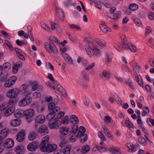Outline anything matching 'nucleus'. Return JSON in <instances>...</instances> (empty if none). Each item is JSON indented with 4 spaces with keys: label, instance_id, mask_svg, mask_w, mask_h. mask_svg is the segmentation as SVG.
Returning a JSON list of instances; mask_svg holds the SVG:
<instances>
[{
    "label": "nucleus",
    "instance_id": "9",
    "mask_svg": "<svg viewBox=\"0 0 154 154\" xmlns=\"http://www.w3.org/2000/svg\"><path fill=\"white\" fill-rule=\"evenodd\" d=\"M14 143V141L13 140L8 138L5 140L4 146L6 148H10L13 146Z\"/></svg>",
    "mask_w": 154,
    "mask_h": 154
},
{
    "label": "nucleus",
    "instance_id": "15",
    "mask_svg": "<svg viewBox=\"0 0 154 154\" xmlns=\"http://www.w3.org/2000/svg\"><path fill=\"white\" fill-rule=\"evenodd\" d=\"M47 148V152L49 153L54 151L57 148V146L55 144H48Z\"/></svg>",
    "mask_w": 154,
    "mask_h": 154
},
{
    "label": "nucleus",
    "instance_id": "14",
    "mask_svg": "<svg viewBox=\"0 0 154 154\" xmlns=\"http://www.w3.org/2000/svg\"><path fill=\"white\" fill-rule=\"evenodd\" d=\"M15 107L12 106L8 108L5 112V115L6 116H8L11 115L15 110Z\"/></svg>",
    "mask_w": 154,
    "mask_h": 154
},
{
    "label": "nucleus",
    "instance_id": "24",
    "mask_svg": "<svg viewBox=\"0 0 154 154\" xmlns=\"http://www.w3.org/2000/svg\"><path fill=\"white\" fill-rule=\"evenodd\" d=\"M102 75L101 74L100 76L102 78L104 77L106 80H109L110 78V73L106 70H103L102 73Z\"/></svg>",
    "mask_w": 154,
    "mask_h": 154
},
{
    "label": "nucleus",
    "instance_id": "39",
    "mask_svg": "<svg viewBox=\"0 0 154 154\" xmlns=\"http://www.w3.org/2000/svg\"><path fill=\"white\" fill-rule=\"evenodd\" d=\"M23 111L22 110H20L17 112H15L14 113V116L16 118H19L22 116H23Z\"/></svg>",
    "mask_w": 154,
    "mask_h": 154
},
{
    "label": "nucleus",
    "instance_id": "59",
    "mask_svg": "<svg viewBox=\"0 0 154 154\" xmlns=\"http://www.w3.org/2000/svg\"><path fill=\"white\" fill-rule=\"evenodd\" d=\"M111 119V118L109 116H105L103 119L104 122L107 123L110 122Z\"/></svg>",
    "mask_w": 154,
    "mask_h": 154
},
{
    "label": "nucleus",
    "instance_id": "31",
    "mask_svg": "<svg viewBox=\"0 0 154 154\" xmlns=\"http://www.w3.org/2000/svg\"><path fill=\"white\" fill-rule=\"evenodd\" d=\"M55 113L54 112H51L49 113L47 116L46 118L49 121L51 120L54 117Z\"/></svg>",
    "mask_w": 154,
    "mask_h": 154
},
{
    "label": "nucleus",
    "instance_id": "45",
    "mask_svg": "<svg viewBox=\"0 0 154 154\" xmlns=\"http://www.w3.org/2000/svg\"><path fill=\"white\" fill-rule=\"evenodd\" d=\"M49 135H46L45 137H43L42 139V143H48L49 144V143H48V140L49 139Z\"/></svg>",
    "mask_w": 154,
    "mask_h": 154
},
{
    "label": "nucleus",
    "instance_id": "44",
    "mask_svg": "<svg viewBox=\"0 0 154 154\" xmlns=\"http://www.w3.org/2000/svg\"><path fill=\"white\" fill-rule=\"evenodd\" d=\"M0 81L2 82H4L7 79V74L6 73L3 72L0 75Z\"/></svg>",
    "mask_w": 154,
    "mask_h": 154
},
{
    "label": "nucleus",
    "instance_id": "40",
    "mask_svg": "<svg viewBox=\"0 0 154 154\" xmlns=\"http://www.w3.org/2000/svg\"><path fill=\"white\" fill-rule=\"evenodd\" d=\"M2 67L5 70L8 71L11 68V65L9 63L6 62L3 64Z\"/></svg>",
    "mask_w": 154,
    "mask_h": 154
},
{
    "label": "nucleus",
    "instance_id": "2",
    "mask_svg": "<svg viewBox=\"0 0 154 154\" xmlns=\"http://www.w3.org/2000/svg\"><path fill=\"white\" fill-rule=\"evenodd\" d=\"M23 116L27 121L31 122L34 114V111L32 109H29L23 111Z\"/></svg>",
    "mask_w": 154,
    "mask_h": 154
},
{
    "label": "nucleus",
    "instance_id": "50",
    "mask_svg": "<svg viewBox=\"0 0 154 154\" xmlns=\"http://www.w3.org/2000/svg\"><path fill=\"white\" fill-rule=\"evenodd\" d=\"M98 134L99 137L103 141H105L106 140V139L103 134L101 132L99 131L98 132Z\"/></svg>",
    "mask_w": 154,
    "mask_h": 154
},
{
    "label": "nucleus",
    "instance_id": "29",
    "mask_svg": "<svg viewBox=\"0 0 154 154\" xmlns=\"http://www.w3.org/2000/svg\"><path fill=\"white\" fill-rule=\"evenodd\" d=\"M132 67L133 69L135 71V72H136V71H139L140 70V66L137 62H134L132 64Z\"/></svg>",
    "mask_w": 154,
    "mask_h": 154
},
{
    "label": "nucleus",
    "instance_id": "52",
    "mask_svg": "<svg viewBox=\"0 0 154 154\" xmlns=\"http://www.w3.org/2000/svg\"><path fill=\"white\" fill-rule=\"evenodd\" d=\"M135 24L138 26H141L142 24L140 20L138 18H136L133 20Z\"/></svg>",
    "mask_w": 154,
    "mask_h": 154
},
{
    "label": "nucleus",
    "instance_id": "53",
    "mask_svg": "<svg viewBox=\"0 0 154 154\" xmlns=\"http://www.w3.org/2000/svg\"><path fill=\"white\" fill-rule=\"evenodd\" d=\"M87 136L86 134H84V136L80 138V142L84 143L87 139Z\"/></svg>",
    "mask_w": 154,
    "mask_h": 154
},
{
    "label": "nucleus",
    "instance_id": "46",
    "mask_svg": "<svg viewBox=\"0 0 154 154\" xmlns=\"http://www.w3.org/2000/svg\"><path fill=\"white\" fill-rule=\"evenodd\" d=\"M13 85L11 82L10 81L9 79L4 84L6 88H9Z\"/></svg>",
    "mask_w": 154,
    "mask_h": 154
},
{
    "label": "nucleus",
    "instance_id": "11",
    "mask_svg": "<svg viewBox=\"0 0 154 154\" xmlns=\"http://www.w3.org/2000/svg\"><path fill=\"white\" fill-rule=\"evenodd\" d=\"M8 132L6 129H3L0 132V144L2 143V140L7 136Z\"/></svg>",
    "mask_w": 154,
    "mask_h": 154
},
{
    "label": "nucleus",
    "instance_id": "25",
    "mask_svg": "<svg viewBox=\"0 0 154 154\" xmlns=\"http://www.w3.org/2000/svg\"><path fill=\"white\" fill-rule=\"evenodd\" d=\"M126 146H127L128 148L132 150V152H134L137 150L136 148L138 147L139 148L140 146H135L134 147V145L132 143H127L126 144Z\"/></svg>",
    "mask_w": 154,
    "mask_h": 154
},
{
    "label": "nucleus",
    "instance_id": "47",
    "mask_svg": "<svg viewBox=\"0 0 154 154\" xmlns=\"http://www.w3.org/2000/svg\"><path fill=\"white\" fill-rule=\"evenodd\" d=\"M128 49H129L132 52H135L137 51L136 47L130 44L129 45Z\"/></svg>",
    "mask_w": 154,
    "mask_h": 154
},
{
    "label": "nucleus",
    "instance_id": "48",
    "mask_svg": "<svg viewBox=\"0 0 154 154\" xmlns=\"http://www.w3.org/2000/svg\"><path fill=\"white\" fill-rule=\"evenodd\" d=\"M70 118L73 120L75 123V124L78 123L79 122V120L78 118L75 115H72L70 116Z\"/></svg>",
    "mask_w": 154,
    "mask_h": 154
},
{
    "label": "nucleus",
    "instance_id": "36",
    "mask_svg": "<svg viewBox=\"0 0 154 154\" xmlns=\"http://www.w3.org/2000/svg\"><path fill=\"white\" fill-rule=\"evenodd\" d=\"M139 143L143 146H145L146 145V142L145 139L142 137H140L138 139Z\"/></svg>",
    "mask_w": 154,
    "mask_h": 154
},
{
    "label": "nucleus",
    "instance_id": "41",
    "mask_svg": "<svg viewBox=\"0 0 154 154\" xmlns=\"http://www.w3.org/2000/svg\"><path fill=\"white\" fill-rule=\"evenodd\" d=\"M55 106V103H54L51 102L48 104V109L49 111L52 112Z\"/></svg>",
    "mask_w": 154,
    "mask_h": 154
},
{
    "label": "nucleus",
    "instance_id": "32",
    "mask_svg": "<svg viewBox=\"0 0 154 154\" xmlns=\"http://www.w3.org/2000/svg\"><path fill=\"white\" fill-rule=\"evenodd\" d=\"M90 150L89 146L88 145H86L83 146L81 149V152L83 153H86Z\"/></svg>",
    "mask_w": 154,
    "mask_h": 154
},
{
    "label": "nucleus",
    "instance_id": "10",
    "mask_svg": "<svg viewBox=\"0 0 154 154\" xmlns=\"http://www.w3.org/2000/svg\"><path fill=\"white\" fill-rule=\"evenodd\" d=\"M45 121V117L42 115H39L37 116L35 119V121L36 123L42 124Z\"/></svg>",
    "mask_w": 154,
    "mask_h": 154
},
{
    "label": "nucleus",
    "instance_id": "51",
    "mask_svg": "<svg viewBox=\"0 0 154 154\" xmlns=\"http://www.w3.org/2000/svg\"><path fill=\"white\" fill-rule=\"evenodd\" d=\"M50 40L52 42L56 43L57 44H58L59 42L57 40V38L54 36H50L49 38Z\"/></svg>",
    "mask_w": 154,
    "mask_h": 154
},
{
    "label": "nucleus",
    "instance_id": "22",
    "mask_svg": "<svg viewBox=\"0 0 154 154\" xmlns=\"http://www.w3.org/2000/svg\"><path fill=\"white\" fill-rule=\"evenodd\" d=\"M78 129V127L76 125H74L72 127V131H70L69 134V137L74 136L76 134Z\"/></svg>",
    "mask_w": 154,
    "mask_h": 154
},
{
    "label": "nucleus",
    "instance_id": "3",
    "mask_svg": "<svg viewBox=\"0 0 154 154\" xmlns=\"http://www.w3.org/2000/svg\"><path fill=\"white\" fill-rule=\"evenodd\" d=\"M32 100V97L28 95L23 98L19 101L18 105L21 107L26 106L29 104L31 102Z\"/></svg>",
    "mask_w": 154,
    "mask_h": 154
},
{
    "label": "nucleus",
    "instance_id": "55",
    "mask_svg": "<svg viewBox=\"0 0 154 154\" xmlns=\"http://www.w3.org/2000/svg\"><path fill=\"white\" fill-rule=\"evenodd\" d=\"M17 101V100L16 98H11L8 101V104L9 105H13Z\"/></svg>",
    "mask_w": 154,
    "mask_h": 154
},
{
    "label": "nucleus",
    "instance_id": "8",
    "mask_svg": "<svg viewBox=\"0 0 154 154\" xmlns=\"http://www.w3.org/2000/svg\"><path fill=\"white\" fill-rule=\"evenodd\" d=\"M121 15V12L118 11L112 14H109L108 17L109 18L115 20H117L119 18Z\"/></svg>",
    "mask_w": 154,
    "mask_h": 154
},
{
    "label": "nucleus",
    "instance_id": "7",
    "mask_svg": "<svg viewBox=\"0 0 154 154\" xmlns=\"http://www.w3.org/2000/svg\"><path fill=\"white\" fill-rule=\"evenodd\" d=\"M61 122L60 120H57L54 122H51L48 124L50 128L51 129H58L61 126Z\"/></svg>",
    "mask_w": 154,
    "mask_h": 154
},
{
    "label": "nucleus",
    "instance_id": "57",
    "mask_svg": "<svg viewBox=\"0 0 154 154\" xmlns=\"http://www.w3.org/2000/svg\"><path fill=\"white\" fill-rule=\"evenodd\" d=\"M5 46H7L9 49H11L12 47V45L11 44L10 42L8 40H5Z\"/></svg>",
    "mask_w": 154,
    "mask_h": 154
},
{
    "label": "nucleus",
    "instance_id": "43",
    "mask_svg": "<svg viewBox=\"0 0 154 154\" xmlns=\"http://www.w3.org/2000/svg\"><path fill=\"white\" fill-rule=\"evenodd\" d=\"M143 112H142V115L143 116H144L149 113V109L148 107H143Z\"/></svg>",
    "mask_w": 154,
    "mask_h": 154
},
{
    "label": "nucleus",
    "instance_id": "61",
    "mask_svg": "<svg viewBox=\"0 0 154 154\" xmlns=\"http://www.w3.org/2000/svg\"><path fill=\"white\" fill-rule=\"evenodd\" d=\"M111 61V58L109 54H107L106 55V62L107 63H110Z\"/></svg>",
    "mask_w": 154,
    "mask_h": 154
},
{
    "label": "nucleus",
    "instance_id": "6",
    "mask_svg": "<svg viewBox=\"0 0 154 154\" xmlns=\"http://www.w3.org/2000/svg\"><path fill=\"white\" fill-rule=\"evenodd\" d=\"M38 143L32 142L29 144L27 146V149L28 150L31 152L35 151L38 146Z\"/></svg>",
    "mask_w": 154,
    "mask_h": 154
},
{
    "label": "nucleus",
    "instance_id": "58",
    "mask_svg": "<svg viewBox=\"0 0 154 154\" xmlns=\"http://www.w3.org/2000/svg\"><path fill=\"white\" fill-rule=\"evenodd\" d=\"M69 27L71 29L75 28L78 30H80V28L78 26L74 24H69Z\"/></svg>",
    "mask_w": 154,
    "mask_h": 154
},
{
    "label": "nucleus",
    "instance_id": "28",
    "mask_svg": "<svg viewBox=\"0 0 154 154\" xmlns=\"http://www.w3.org/2000/svg\"><path fill=\"white\" fill-rule=\"evenodd\" d=\"M71 149V146L70 145H67L63 150L62 152L64 154H69Z\"/></svg>",
    "mask_w": 154,
    "mask_h": 154
},
{
    "label": "nucleus",
    "instance_id": "54",
    "mask_svg": "<svg viewBox=\"0 0 154 154\" xmlns=\"http://www.w3.org/2000/svg\"><path fill=\"white\" fill-rule=\"evenodd\" d=\"M122 48L125 50H127L128 49V47L129 45L126 43L124 42V41L122 40Z\"/></svg>",
    "mask_w": 154,
    "mask_h": 154
},
{
    "label": "nucleus",
    "instance_id": "33",
    "mask_svg": "<svg viewBox=\"0 0 154 154\" xmlns=\"http://www.w3.org/2000/svg\"><path fill=\"white\" fill-rule=\"evenodd\" d=\"M36 136L37 135L35 132H30L28 135V139L29 140H33L35 139Z\"/></svg>",
    "mask_w": 154,
    "mask_h": 154
},
{
    "label": "nucleus",
    "instance_id": "21",
    "mask_svg": "<svg viewBox=\"0 0 154 154\" xmlns=\"http://www.w3.org/2000/svg\"><path fill=\"white\" fill-rule=\"evenodd\" d=\"M122 124L123 126L127 127L129 129L132 128L133 127L132 123L129 121L127 120L123 121Z\"/></svg>",
    "mask_w": 154,
    "mask_h": 154
},
{
    "label": "nucleus",
    "instance_id": "18",
    "mask_svg": "<svg viewBox=\"0 0 154 154\" xmlns=\"http://www.w3.org/2000/svg\"><path fill=\"white\" fill-rule=\"evenodd\" d=\"M69 131L68 128L65 127H61L59 130L60 133L63 135H67Z\"/></svg>",
    "mask_w": 154,
    "mask_h": 154
},
{
    "label": "nucleus",
    "instance_id": "64",
    "mask_svg": "<svg viewBox=\"0 0 154 154\" xmlns=\"http://www.w3.org/2000/svg\"><path fill=\"white\" fill-rule=\"evenodd\" d=\"M33 96L35 98H38L41 97V94L38 92H35L33 94Z\"/></svg>",
    "mask_w": 154,
    "mask_h": 154
},
{
    "label": "nucleus",
    "instance_id": "5",
    "mask_svg": "<svg viewBox=\"0 0 154 154\" xmlns=\"http://www.w3.org/2000/svg\"><path fill=\"white\" fill-rule=\"evenodd\" d=\"M25 131L23 130H21L16 135V138L19 142L23 141L25 138Z\"/></svg>",
    "mask_w": 154,
    "mask_h": 154
},
{
    "label": "nucleus",
    "instance_id": "1",
    "mask_svg": "<svg viewBox=\"0 0 154 154\" xmlns=\"http://www.w3.org/2000/svg\"><path fill=\"white\" fill-rule=\"evenodd\" d=\"M45 48L46 51L50 53H53L57 54V50L54 44L52 42H45L44 43Z\"/></svg>",
    "mask_w": 154,
    "mask_h": 154
},
{
    "label": "nucleus",
    "instance_id": "38",
    "mask_svg": "<svg viewBox=\"0 0 154 154\" xmlns=\"http://www.w3.org/2000/svg\"><path fill=\"white\" fill-rule=\"evenodd\" d=\"M138 8V5L136 4H131L129 6V9L132 11L136 10Z\"/></svg>",
    "mask_w": 154,
    "mask_h": 154
},
{
    "label": "nucleus",
    "instance_id": "62",
    "mask_svg": "<svg viewBox=\"0 0 154 154\" xmlns=\"http://www.w3.org/2000/svg\"><path fill=\"white\" fill-rule=\"evenodd\" d=\"M152 30L151 28L149 26L146 27L145 30V35H147L152 32Z\"/></svg>",
    "mask_w": 154,
    "mask_h": 154
},
{
    "label": "nucleus",
    "instance_id": "34",
    "mask_svg": "<svg viewBox=\"0 0 154 154\" xmlns=\"http://www.w3.org/2000/svg\"><path fill=\"white\" fill-rule=\"evenodd\" d=\"M36 110L38 113H41L45 109V107L42 104H38L36 106Z\"/></svg>",
    "mask_w": 154,
    "mask_h": 154
},
{
    "label": "nucleus",
    "instance_id": "37",
    "mask_svg": "<svg viewBox=\"0 0 154 154\" xmlns=\"http://www.w3.org/2000/svg\"><path fill=\"white\" fill-rule=\"evenodd\" d=\"M23 147L21 146H16L15 148V151L17 154H20L23 150Z\"/></svg>",
    "mask_w": 154,
    "mask_h": 154
},
{
    "label": "nucleus",
    "instance_id": "26",
    "mask_svg": "<svg viewBox=\"0 0 154 154\" xmlns=\"http://www.w3.org/2000/svg\"><path fill=\"white\" fill-rule=\"evenodd\" d=\"M93 50L94 54H95V56L99 57L101 55V52L100 50L94 46H93Z\"/></svg>",
    "mask_w": 154,
    "mask_h": 154
},
{
    "label": "nucleus",
    "instance_id": "42",
    "mask_svg": "<svg viewBox=\"0 0 154 154\" xmlns=\"http://www.w3.org/2000/svg\"><path fill=\"white\" fill-rule=\"evenodd\" d=\"M57 14L61 19L63 20L64 19V15L63 12L62 11L59 10L57 11Z\"/></svg>",
    "mask_w": 154,
    "mask_h": 154
},
{
    "label": "nucleus",
    "instance_id": "13",
    "mask_svg": "<svg viewBox=\"0 0 154 154\" xmlns=\"http://www.w3.org/2000/svg\"><path fill=\"white\" fill-rule=\"evenodd\" d=\"M62 56L65 60L66 62L69 64L71 65L72 64L73 62L72 59L66 53H63Z\"/></svg>",
    "mask_w": 154,
    "mask_h": 154
},
{
    "label": "nucleus",
    "instance_id": "20",
    "mask_svg": "<svg viewBox=\"0 0 154 154\" xmlns=\"http://www.w3.org/2000/svg\"><path fill=\"white\" fill-rule=\"evenodd\" d=\"M87 54L90 57H92L94 56V53L93 50V48L90 46H88L85 48Z\"/></svg>",
    "mask_w": 154,
    "mask_h": 154
},
{
    "label": "nucleus",
    "instance_id": "19",
    "mask_svg": "<svg viewBox=\"0 0 154 154\" xmlns=\"http://www.w3.org/2000/svg\"><path fill=\"white\" fill-rule=\"evenodd\" d=\"M21 123V121L18 119H13L10 122V125L13 127L17 126L19 125Z\"/></svg>",
    "mask_w": 154,
    "mask_h": 154
},
{
    "label": "nucleus",
    "instance_id": "17",
    "mask_svg": "<svg viewBox=\"0 0 154 154\" xmlns=\"http://www.w3.org/2000/svg\"><path fill=\"white\" fill-rule=\"evenodd\" d=\"M104 22H102V23L100 25V28L102 32L105 33H107L108 31H110V29L109 28H107V26L104 24Z\"/></svg>",
    "mask_w": 154,
    "mask_h": 154
},
{
    "label": "nucleus",
    "instance_id": "49",
    "mask_svg": "<svg viewBox=\"0 0 154 154\" xmlns=\"http://www.w3.org/2000/svg\"><path fill=\"white\" fill-rule=\"evenodd\" d=\"M42 28L44 29L47 31L50 32H51V29L46 24H43L42 26Z\"/></svg>",
    "mask_w": 154,
    "mask_h": 154
},
{
    "label": "nucleus",
    "instance_id": "23",
    "mask_svg": "<svg viewBox=\"0 0 154 154\" xmlns=\"http://www.w3.org/2000/svg\"><path fill=\"white\" fill-rule=\"evenodd\" d=\"M48 129L47 127L44 125H42L39 128L38 130V132L40 133L47 134L48 132Z\"/></svg>",
    "mask_w": 154,
    "mask_h": 154
},
{
    "label": "nucleus",
    "instance_id": "16",
    "mask_svg": "<svg viewBox=\"0 0 154 154\" xmlns=\"http://www.w3.org/2000/svg\"><path fill=\"white\" fill-rule=\"evenodd\" d=\"M48 143L41 142L39 146L41 151L42 152H47Z\"/></svg>",
    "mask_w": 154,
    "mask_h": 154
},
{
    "label": "nucleus",
    "instance_id": "56",
    "mask_svg": "<svg viewBox=\"0 0 154 154\" xmlns=\"http://www.w3.org/2000/svg\"><path fill=\"white\" fill-rule=\"evenodd\" d=\"M38 84L36 82L33 83L32 84V90L34 91L36 90L37 88Z\"/></svg>",
    "mask_w": 154,
    "mask_h": 154
},
{
    "label": "nucleus",
    "instance_id": "27",
    "mask_svg": "<svg viewBox=\"0 0 154 154\" xmlns=\"http://www.w3.org/2000/svg\"><path fill=\"white\" fill-rule=\"evenodd\" d=\"M109 150L113 154H120L121 153L120 149L119 148L116 149L114 147L109 148Z\"/></svg>",
    "mask_w": 154,
    "mask_h": 154
},
{
    "label": "nucleus",
    "instance_id": "30",
    "mask_svg": "<svg viewBox=\"0 0 154 154\" xmlns=\"http://www.w3.org/2000/svg\"><path fill=\"white\" fill-rule=\"evenodd\" d=\"M95 41L97 44L101 47H105L106 46V42H103L97 39H96Z\"/></svg>",
    "mask_w": 154,
    "mask_h": 154
},
{
    "label": "nucleus",
    "instance_id": "35",
    "mask_svg": "<svg viewBox=\"0 0 154 154\" xmlns=\"http://www.w3.org/2000/svg\"><path fill=\"white\" fill-rule=\"evenodd\" d=\"M67 144V140L66 139H63L62 140L59 142V146L60 147L63 148L66 146Z\"/></svg>",
    "mask_w": 154,
    "mask_h": 154
},
{
    "label": "nucleus",
    "instance_id": "12",
    "mask_svg": "<svg viewBox=\"0 0 154 154\" xmlns=\"http://www.w3.org/2000/svg\"><path fill=\"white\" fill-rule=\"evenodd\" d=\"M28 86L26 84L22 85L20 87V91L23 92L25 95H29L31 94L32 92L31 91H27Z\"/></svg>",
    "mask_w": 154,
    "mask_h": 154
},
{
    "label": "nucleus",
    "instance_id": "60",
    "mask_svg": "<svg viewBox=\"0 0 154 154\" xmlns=\"http://www.w3.org/2000/svg\"><path fill=\"white\" fill-rule=\"evenodd\" d=\"M7 107L6 104L4 102L0 105V111H3L5 110Z\"/></svg>",
    "mask_w": 154,
    "mask_h": 154
},
{
    "label": "nucleus",
    "instance_id": "4",
    "mask_svg": "<svg viewBox=\"0 0 154 154\" xmlns=\"http://www.w3.org/2000/svg\"><path fill=\"white\" fill-rule=\"evenodd\" d=\"M19 93V90L17 88L10 89L7 93L6 96L10 98H16Z\"/></svg>",
    "mask_w": 154,
    "mask_h": 154
},
{
    "label": "nucleus",
    "instance_id": "63",
    "mask_svg": "<svg viewBox=\"0 0 154 154\" xmlns=\"http://www.w3.org/2000/svg\"><path fill=\"white\" fill-rule=\"evenodd\" d=\"M121 69L123 71L126 72H129L130 71V69L128 66L125 65H122L121 67Z\"/></svg>",
    "mask_w": 154,
    "mask_h": 154
}]
</instances>
